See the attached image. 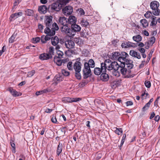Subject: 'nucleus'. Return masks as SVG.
Here are the masks:
<instances>
[{
  "instance_id": "bb28decb",
  "label": "nucleus",
  "mask_w": 160,
  "mask_h": 160,
  "mask_svg": "<svg viewBox=\"0 0 160 160\" xmlns=\"http://www.w3.org/2000/svg\"><path fill=\"white\" fill-rule=\"evenodd\" d=\"M80 23L82 26L84 27H87L89 24L87 20L84 18H82L81 19L80 21Z\"/></svg>"
},
{
  "instance_id": "e433bc0d",
  "label": "nucleus",
  "mask_w": 160,
  "mask_h": 160,
  "mask_svg": "<svg viewBox=\"0 0 160 160\" xmlns=\"http://www.w3.org/2000/svg\"><path fill=\"white\" fill-rule=\"evenodd\" d=\"M116 130L115 131V132L118 135H121L122 134L123 131L122 128H116Z\"/></svg>"
},
{
  "instance_id": "72a5a7b5",
  "label": "nucleus",
  "mask_w": 160,
  "mask_h": 160,
  "mask_svg": "<svg viewBox=\"0 0 160 160\" xmlns=\"http://www.w3.org/2000/svg\"><path fill=\"white\" fill-rule=\"evenodd\" d=\"M72 98L69 97H65L62 98V101L65 103L72 102Z\"/></svg>"
},
{
  "instance_id": "4be33fe9",
  "label": "nucleus",
  "mask_w": 160,
  "mask_h": 160,
  "mask_svg": "<svg viewBox=\"0 0 160 160\" xmlns=\"http://www.w3.org/2000/svg\"><path fill=\"white\" fill-rule=\"evenodd\" d=\"M100 79L103 81H107L109 79V76L106 72H102L100 76Z\"/></svg>"
},
{
  "instance_id": "79ce46f5",
  "label": "nucleus",
  "mask_w": 160,
  "mask_h": 160,
  "mask_svg": "<svg viewBox=\"0 0 160 160\" xmlns=\"http://www.w3.org/2000/svg\"><path fill=\"white\" fill-rule=\"evenodd\" d=\"M81 71L75 72V76L78 79H80L81 78V76L80 72Z\"/></svg>"
},
{
  "instance_id": "a18cd8bd",
  "label": "nucleus",
  "mask_w": 160,
  "mask_h": 160,
  "mask_svg": "<svg viewBox=\"0 0 160 160\" xmlns=\"http://www.w3.org/2000/svg\"><path fill=\"white\" fill-rule=\"evenodd\" d=\"M72 62H68V63L67 64V68L69 70H72L73 68H72Z\"/></svg>"
},
{
  "instance_id": "f704fd0d",
  "label": "nucleus",
  "mask_w": 160,
  "mask_h": 160,
  "mask_svg": "<svg viewBox=\"0 0 160 160\" xmlns=\"http://www.w3.org/2000/svg\"><path fill=\"white\" fill-rule=\"evenodd\" d=\"M49 52L48 54L51 56V58H52V55H53L54 53V48L52 47H50L49 48Z\"/></svg>"
},
{
  "instance_id": "6e6d98bb",
  "label": "nucleus",
  "mask_w": 160,
  "mask_h": 160,
  "mask_svg": "<svg viewBox=\"0 0 160 160\" xmlns=\"http://www.w3.org/2000/svg\"><path fill=\"white\" fill-rule=\"evenodd\" d=\"M51 121L53 123H57V119L56 117L54 116V115H52V117L51 119Z\"/></svg>"
},
{
  "instance_id": "a878e982",
  "label": "nucleus",
  "mask_w": 160,
  "mask_h": 160,
  "mask_svg": "<svg viewBox=\"0 0 160 160\" xmlns=\"http://www.w3.org/2000/svg\"><path fill=\"white\" fill-rule=\"evenodd\" d=\"M156 17L154 16H152L151 17L152 21L150 24V26H154L157 24L158 20L156 19Z\"/></svg>"
},
{
  "instance_id": "393cba45",
  "label": "nucleus",
  "mask_w": 160,
  "mask_h": 160,
  "mask_svg": "<svg viewBox=\"0 0 160 160\" xmlns=\"http://www.w3.org/2000/svg\"><path fill=\"white\" fill-rule=\"evenodd\" d=\"M22 15V13L21 12H16L14 14H12L10 17V20H12V18H16Z\"/></svg>"
},
{
  "instance_id": "1a4fd4ad",
  "label": "nucleus",
  "mask_w": 160,
  "mask_h": 160,
  "mask_svg": "<svg viewBox=\"0 0 160 160\" xmlns=\"http://www.w3.org/2000/svg\"><path fill=\"white\" fill-rule=\"evenodd\" d=\"M129 55L125 52H120L119 57L118 58V61L120 62L121 64H122L123 62L129 58Z\"/></svg>"
},
{
  "instance_id": "ea45409f",
  "label": "nucleus",
  "mask_w": 160,
  "mask_h": 160,
  "mask_svg": "<svg viewBox=\"0 0 160 160\" xmlns=\"http://www.w3.org/2000/svg\"><path fill=\"white\" fill-rule=\"evenodd\" d=\"M152 16V12L149 11H147L144 14L145 17L147 18H149Z\"/></svg>"
},
{
  "instance_id": "f03ea898",
  "label": "nucleus",
  "mask_w": 160,
  "mask_h": 160,
  "mask_svg": "<svg viewBox=\"0 0 160 160\" xmlns=\"http://www.w3.org/2000/svg\"><path fill=\"white\" fill-rule=\"evenodd\" d=\"M115 66L114 64L112 65L110 64V60L109 59L106 60L104 62L101 63V68H95L94 69V73L97 75H99L102 72H106V70L111 71L112 70V66Z\"/></svg>"
},
{
  "instance_id": "052dcab7",
  "label": "nucleus",
  "mask_w": 160,
  "mask_h": 160,
  "mask_svg": "<svg viewBox=\"0 0 160 160\" xmlns=\"http://www.w3.org/2000/svg\"><path fill=\"white\" fill-rule=\"evenodd\" d=\"M79 12L81 15H83L85 14L84 11L83 10V9L81 8L80 9Z\"/></svg>"
},
{
  "instance_id": "ddd939ff",
  "label": "nucleus",
  "mask_w": 160,
  "mask_h": 160,
  "mask_svg": "<svg viewBox=\"0 0 160 160\" xmlns=\"http://www.w3.org/2000/svg\"><path fill=\"white\" fill-rule=\"evenodd\" d=\"M8 90L9 91L13 97H18L21 95V93L12 88L10 87L8 88Z\"/></svg>"
},
{
  "instance_id": "4468645a",
  "label": "nucleus",
  "mask_w": 160,
  "mask_h": 160,
  "mask_svg": "<svg viewBox=\"0 0 160 160\" xmlns=\"http://www.w3.org/2000/svg\"><path fill=\"white\" fill-rule=\"evenodd\" d=\"M71 31L74 32V34L73 35V37L75 35L76 32H79L81 29V27L78 25L76 24V23L72 24L71 26Z\"/></svg>"
},
{
  "instance_id": "0eeeda50",
  "label": "nucleus",
  "mask_w": 160,
  "mask_h": 160,
  "mask_svg": "<svg viewBox=\"0 0 160 160\" xmlns=\"http://www.w3.org/2000/svg\"><path fill=\"white\" fill-rule=\"evenodd\" d=\"M62 4L57 2L52 3L48 8V9H51L53 11H59L62 8Z\"/></svg>"
},
{
  "instance_id": "37998d69",
  "label": "nucleus",
  "mask_w": 160,
  "mask_h": 160,
  "mask_svg": "<svg viewBox=\"0 0 160 160\" xmlns=\"http://www.w3.org/2000/svg\"><path fill=\"white\" fill-rule=\"evenodd\" d=\"M113 70L114 71V72L112 73L113 76H115L117 77H118L120 76V73L118 70H115L113 69Z\"/></svg>"
},
{
  "instance_id": "20e7f679",
  "label": "nucleus",
  "mask_w": 160,
  "mask_h": 160,
  "mask_svg": "<svg viewBox=\"0 0 160 160\" xmlns=\"http://www.w3.org/2000/svg\"><path fill=\"white\" fill-rule=\"evenodd\" d=\"M52 17L51 16H45L44 19V23L46 28V29H53L54 30H58L59 27L56 22L53 23L52 21Z\"/></svg>"
},
{
  "instance_id": "5fc2aeb1",
  "label": "nucleus",
  "mask_w": 160,
  "mask_h": 160,
  "mask_svg": "<svg viewBox=\"0 0 160 160\" xmlns=\"http://www.w3.org/2000/svg\"><path fill=\"white\" fill-rule=\"evenodd\" d=\"M153 52V50H151L149 52L147 58V61L149 62L151 58L152 57V54Z\"/></svg>"
},
{
  "instance_id": "6ab92c4d",
  "label": "nucleus",
  "mask_w": 160,
  "mask_h": 160,
  "mask_svg": "<svg viewBox=\"0 0 160 160\" xmlns=\"http://www.w3.org/2000/svg\"><path fill=\"white\" fill-rule=\"evenodd\" d=\"M120 52H115L112 53L110 56V58L113 60H117L118 61Z\"/></svg>"
},
{
  "instance_id": "58836bf2",
  "label": "nucleus",
  "mask_w": 160,
  "mask_h": 160,
  "mask_svg": "<svg viewBox=\"0 0 160 160\" xmlns=\"http://www.w3.org/2000/svg\"><path fill=\"white\" fill-rule=\"evenodd\" d=\"M58 56H56L55 57H57L58 58H62L63 55V52L61 51H58L57 52Z\"/></svg>"
},
{
  "instance_id": "c03bdc74",
  "label": "nucleus",
  "mask_w": 160,
  "mask_h": 160,
  "mask_svg": "<svg viewBox=\"0 0 160 160\" xmlns=\"http://www.w3.org/2000/svg\"><path fill=\"white\" fill-rule=\"evenodd\" d=\"M87 84V82L85 80L83 81L79 84V86L80 87H82Z\"/></svg>"
},
{
  "instance_id": "a19ab883",
  "label": "nucleus",
  "mask_w": 160,
  "mask_h": 160,
  "mask_svg": "<svg viewBox=\"0 0 160 160\" xmlns=\"http://www.w3.org/2000/svg\"><path fill=\"white\" fill-rule=\"evenodd\" d=\"M61 72L62 74L64 76H68L70 74V72H69L64 69L62 70Z\"/></svg>"
},
{
  "instance_id": "7c9ffc66",
  "label": "nucleus",
  "mask_w": 160,
  "mask_h": 160,
  "mask_svg": "<svg viewBox=\"0 0 160 160\" xmlns=\"http://www.w3.org/2000/svg\"><path fill=\"white\" fill-rule=\"evenodd\" d=\"M140 23L142 24L144 28H146L148 25V23L146 19H142L141 20Z\"/></svg>"
},
{
  "instance_id": "cd10ccee",
  "label": "nucleus",
  "mask_w": 160,
  "mask_h": 160,
  "mask_svg": "<svg viewBox=\"0 0 160 160\" xmlns=\"http://www.w3.org/2000/svg\"><path fill=\"white\" fill-rule=\"evenodd\" d=\"M52 44L53 46H56L59 42V39L58 37L55 36L51 39Z\"/></svg>"
},
{
  "instance_id": "6e6552de",
  "label": "nucleus",
  "mask_w": 160,
  "mask_h": 160,
  "mask_svg": "<svg viewBox=\"0 0 160 160\" xmlns=\"http://www.w3.org/2000/svg\"><path fill=\"white\" fill-rule=\"evenodd\" d=\"M55 31L53 29H45L44 30V32L47 35L44 38L45 40L47 41L51 39V36H53L55 34Z\"/></svg>"
},
{
  "instance_id": "e2e57ef3",
  "label": "nucleus",
  "mask_w": 160,
  "mask_h": 160,
  "mask_svg": "<svg viewBox=\"0 0 160 160\" xmlns=\"http://www.w3.org/2000/svg\"><path fill=\"white\" fill-rule=\"evenodd\" d=\"M19 157L21 158H19L18 160H25V157L24 155L21 154L19 156Z\"/></svg>"
},
{
  "instance_id": "774afa93",
  "label": "nucleus",
  "mask_w": 160,
  "mask_h": 160,
  "mask_svg": "<svg viewBox=\"0 0 160 160\" xmlns=\"http://www.w3.org/2000/svg\"><path fill=\"white\" fill-rule=\"evenodd\" d=\"M38 28L39 29L42 30L43 29V26L41 24H39L38 25Z\"/></svg>"
},
{
  "instance_id": "39448f33",
  "label": "nucleus",
  "mask_w": 160,
  "mask_h": 160,
  "mask_svg": "<svg viewBox=\"0 0 160 160\" xmlns=\"http://www.w3.org/2000/svg\"><path fill=\"white\" fill-rule=\"evenodd\" d=\"M159 6V2L157 1H152L150 3V8L153 10L152 11V13L154 15L158 16L159 15L160 10L158 9Z\"/></svg>"
},
{
  "instance_id": "f3484780",
  "label": "nucleus",
  "mask_w": 160,
  "mask_h": 160,
  "mask_svg": "<svg viewBox=\"0 0 160 160\" xmlns=\"http://www.w3.org/2000/svg\"><path fill=\"white\" fill-rule=\"evenodd\" d=\"M135 46V44L130 42H126L122 43L121 44V46L123 48H127L130 47H134Z\"/></svg>"
},
{
  "instance_id": "f8f14e48",
  "label": "nucleus",
  "mask_w": 160,
  "mask_h": 160,
  "mask_svg": "<svg viewBox=\"0 0 160 160\" xmlns=\"http://www.w3.org/2000/svg\"><path fill=\"white\" fill-rule=\"evenodd\" d=\"M78 59V61H77L75 62L73 66V68L75 72L81 71L82 64L79 61H80V58H79Z\"/></svg>"
},
{
  "instance_id": "13d9d810",
  "label": "nucleus",
  "mask_w": 160,
  "mask_h": 160,
  "mask_svg": "<svg viewBox=\"0 0 160 160\" xmlns=\"http://www.w3.org/2000/svg\"><path fill=\"white\" fill-rule=\"evenodd\" d=\"M138 50L142 54L144 53L145 51V49L144 48L142 47H139L138 48Z\"/></svg>"
},
{
  "instance_id": "338daca9",
  "label": "nucleus",
  "mask_w": 160,
  "mask_h": 160,
  "mask_svg": "<svg viewBox=\"0 0 160 160\" xmlns=\"http://www.w3.org/2000/svg\"><path fill=\"white\" fill-rule=\"evenodd\" d=\"M155 116V114L154 112H152L151 114L150 117V119H152V118H153L154 116Z\"/></svg>"
},
{
  "instance_id": "5701e85b",
  "label": "nucleus",
  "mask_w": 160,
  "mask_h": 160,
  "mask_svg": "<svg viewBox=\"0 0 160 160\" xmlns=\"http://www.w3.org/2000/svg\"><path fill=\"white\" fill-rule=\"evenodd\" d=\"M51 58V56L49 55V54L44 53L42 54L39 56V58L42 60L48 59Z\"/></svg>"
},
{
  "instance_id": "603ef678",
  "label": "nucleus",
  "mask_w": 160,
  "mask_h": 160,
  "mask_svg": "<svg viewBox=\"0 0 160 160\" xmlns=\"http://www.w3.org/2000/svg\"><path fill=\"white\" fill-rule=\"evenodd\" d=\"M55 77L58 81H60L62 80V78L61 76H60V75L59 74L57 75Z\"/></svg>"
},
{
  "instance_id": "49530a36",
  "label": "nucleus",
  "mask_w": 160,
  "mask_h": 160,
  "mask_svg": "<svg viewBox=\"0 0 160 160\" xmlns=\"http://www.w3.org/2000/svg\"><path fill=\"white\" fill-rule=\"evenodd\" d=\"M150 106L149 103H147L143 107L142 110L143 111H144L148 109Z\"/></svg>"
},
{
  "instance_id": "c756f323",
  "label": "nucleus",
  "mask_w": 160,
  "mask_h": 160,
  "mask_svg": "<svg viewBox=\"0 0 160 160\" xmlns=\"http://www.w3.org/2000/svg\"><path fill=\"white\" fill-rule=\"evenodd\" d=\"M132 39L133 40L136 42H139L142 40V38L139 35H137L133 37Z\"/></svg>"
},
{
  "instance_id": "09e8293b",
  "label": "nucleus",
  "mask_w": 160,
  "mask_h": 160,
  "mask_svg": "<svg viewBox=\"0 0 160 160\" xmlns=\"http://www.w3.org/2000/svg\"><path fill=\"white\" fill-rule=\"evenodd\" d=\"M126 138V134H124L123 135V136H122V140L121 141V143L120 144V146L121 147L123 144V143L124 142Z\"/></svg>"
},
{
  "instance_id": "c9c22d12",
  "label": "nucleus",
  "mask_w": 160,
  "mask_h": 160,
  "mask_svg": "<svg viewBox=\"0 0 160 160\" xmlns=\"http://www.w3.org/2000/svg\"><path fill=\"white\" fill-rule=\"evenodd\" d=\"M26 14L28 16H32L33 15V11L31 9H27L25 11Z\"/></svg>"
},
{
  "instance_id": "9b49d317",
  "label": "nucleus",
  "mask_w": 160,
  "mask_h": 160,
  "mask_svg": "<svg viewBox=\"0 0 160 160\" xmlns=\"http://www.w3.org/2000/svg\"><path fill=\"white\" fill-rule=\"evenodd\" d=\"M133 61L130 60L128 58L124 62H123L125 65L126 67L130 69H132L133 67Z\"/></svg>"
},
{
  "instance_id": "412c9836",
  "label": "nucleus",
  "mask_w": 160,
  "mask_h": 160,
  "mask_svg": "<svg viewBox=\"0 0 160 160\" xmlns=\"http://www.w3.org/2000/svg\"><path fill=\"white\" fill-rule=\"evenodd\" d=\"M48 8L46 5H43L40 6L38 8V10L41 14H44L47 12Z\"/></svg>"
},
{
  "instance_id": "864d4df0",
  "label": "nucleus",
  "mask_w": 160,
  "mask_h": 160,
  "mask_svg": "<svg viewBox=\"0 0 160 160\" xmlns=\"http://www.w3.org/2000/svg\"><path fill=\"white\" fill-rule=\"evenodd\" d=\"M145 85L147 88H149L151 86V82L149 81H146L145 82Z\"/></svg>"
},
{
  "instance_id": "680f3d73",
  "label": "nucleus",
  "mask_w": 160,
  "mask_h": 160,
  "mask_svg": "<svg viewBox=\"0 0 160 160\" xmlns=\"http://www.w3.org/2000/svg\"><path fill=\"white\" fill-rule=\"evenodd\" d=\"M126 103L127 106H131L133 104L132 102L131 101H127Z\"/></svg>"
},
{
  "instance_id": "2f4dec72",
  "label": "nucleus",
  "mask_w": 160,
  "mask_h": 160,
  "mask_svg": "<svg viewBox=\"0 0 160 160\" xmlns=\"http://www.w3.org/2000/svg\"><path fill=\"white\" fill-rule=\"evenodd\" d=\"M17 34L14 32L11 37L9 38V43H12L14 42L15 39L16 37Z\"/></svg>"
},
{
  "instance_id": "423d86ee",
  "label": "nucleus",
  "mask_w": 160,
  "mask_h": 160,
  "mask_svg": "<svg viewBox=\"0 0 160 160\" xmlns=\"http://www.w3.org/2000/svg\"><path fill=\"white\" fill-rule=\"evenodd\" d=\"M61 32L65 33L69 37H72L74 32L71 31L70 26H68V24L62 26H60Z\"/></svg>"
},
{
  "instance_id": "473e14b6",
  "label": "nucleus",
  "mask_w": 160,
  "mask_h": 160,
  "mask_svg": "<svg viewBox=\"0 0 160 160\" xmlns=\"http://www.w3.org/2000/svg\"><path fill=\"white\" fill-rule=\"evenodd\" d=\"M49 92V91L48 89H44L42 90L37 92L36 93V95L37 96H38L44 93H46Z\"/></svg>"
},
{
  "instance_id": "3c124183",
  "label": "nucleus",
  "mask_w": 160,
  "mask_h": 160,
  "mask_svg": "<svg viewBox=\"0 0 160 160\" xmlns=\"http://www.w3.org/2000/svg\"><path fill=\"white\" fill-rule=\"evenodd\" d=\"M72 102H76L82 100V98H72Z\"/></svg>"
},
{
  "instance_id": "9d476101",
  "label": "nucleus",
  "mask_w": 160,
  "mask_h": 160,
  "mask_svg": "<svg viewBox=\"0 0 160 160\" xmlns=\"http://www.w3.org/2000/svg\"><path fill=\"white\" fill-rule=\"evenodd\" d=\"M72 12V7L70 6H66L62 9L63 13L66 16L71 14Z\"/></svg>"
},
{
  "instance_id": "bf43d9fd",
  "label": "nucleus",
  "mask_w": 160,
  "mask_h": 160,
  "mask_svg": "<svg viewBox=\"0 0 160 160\" xmlns=\"http://www.w3.org/2000/svg\"><path fill=\"white\" fill-rule=\"evenodd\" d=\"M155 41V37H153L151 38L150 42L151 44H153Z\"/></svg>"
},
{
  "instance_id": "f257e3e1",
  "label": "nucleus",
  "mask_w": 160,
  "mask_h": 160,
  "mask_svg": "<svg viewBox=\"0 0 160 160\" xmlns=\"http://www.w3.org/2000/svg\"><path fill=\"white\" fill-rule=\"evenodd\" d=\"M110 64L112 65L114 64L115 66H112V69H113L114 70H119L120 72L124 76V77L126 78H132L134 77V75L131 74V69L129 68H127L125 67V65L124 64H121L119 65L117 62L114 61L111 62L110 61Z\"/></svg>"
},
{
  "instance_id": "aec40b11",
  "label": "nucleus",
  "mask_w": 160,
  "mask_h": 160,
  "mask_svg": "<svg viewBox=\"0 0 160 160\" xmlns=\"http://www.w3.org/2000/svg\"><path fill=\"white\" fill-rule=\"evenodd\" d=\"M130 55L134 58L138 59L141 58V56L140 53L133 50H130L129 52Z\"/></svg>"
},
{
  "instance_id": "de8ad7c7",
  "label": "nucleus",
  "mask_w": 160,
  "mask_h": 160,
  "mask_svg": "<svg viewBox=\"0 0 160 160\" xmlns=\"http://www.w3.org/2000/svg\"><path fill=\"white\" fill-rule=\"evenodd\" d=\"M35 73V71L34 70H32V71L28 72L27 74V76L29 77H31Z\"/></svg>"
},
{
  "instance_id": "a211bd4d",
  "label": "nucleus",
  "mask_w": 160,
  "mask_h": 160,
  "mask_svg": "<svg viewBox=\"0 0 160 160\" xmlns=\"http://www.w3.org/2000/svg\"><path fill=\"white\" fill-rule=\"evenodd\" d=\"M59 24L60 26H64L68 24L67 19L65 17H61L59 18Z\"/></svg>"
},
{
  "instance_id": "69168bd1",
  "label": "nucleus",
  "mask_w": 160,
  "mask_h": 160,
  "mask_svg": "<svg viewBox=\"0 0 160 160\" xmlns=\"http://www.w3.org/2000/svg\"><path fill=\"white\" fill-rule=\"evenodd\" d=\"M160 119V117L159 115H157L154 118V120L157 122Z\"/></svg>"
},
{
  "instance_id": "7ed1b4c3",
  "label": "nucleus",
  "mask_w": 160,
  "mask_h": 160,
  "mask_svg": "<svg viewBox=\"0 0 160 160\" xmlns=\"http://www.w3.org/2000/svg\"><path fill=\"white\" fill-rule=\"evenodd\" d=\"M95 66L94 61L92 59H90L88 62H86L84 64V68L83 69V77L86 79L91 75V72L90 68H93Z\"/></svg>"
},
{
  "instance_id": "dca6fc26",
  "label": "nucleus",
  "mask_w": 160,
  "mask_h": 160,
  "mask_svg": "<svg viewBox=\"0 0 160 160\" xmlns=\"http://www.w3.org/2000/svg\"><path fill=\"white\" fill-rule=\"evenodd\" d=\"M67 20L68 24H70L71 26L72 24L76 23L77 18L75 16L71 15L69 16Z\"/></svg>"
},
{
  "instance_id": "4d7b16f0",
  "label": "nucleus",
  "mask_w": 160,
  "mask_h": 160,
  "mask_svg": "<svg viewBox=\"0 0 160 160\" xmlns=\"http://www.w3.org/2000/svg\"><path fill=\"white\" fill-rule=\"evenodd\" d=\"M102 100L101 99H97L94 100V102L98 104H102Z\"/></svg>"
},
{
  "instance_id": "c85d7f7f",
  "label": "nucleus",
  "mask_w": 160,
  "mask_h": 160,
  "mask_svg": "<svg viewBox=\"0 0 160 160\" xmlns=\"http://www.w3.org/2000/svg\"><path fill=\"white\" fill-rule=\"evenodd\" d=\"M62 145L61 143L59 142L57 149V154L59 156L62 151Z\"/></svg>"
},
{
  "instance_id": "2eb2a0df",
  "label": "nucleus",
  "mask_w": 160,
  "mask_h": 160,
  "mask_svg": "<svg viewBox=\"0 0 160 160\" xmlns=\"http://www.w3.org/2000/svg\"><path fill=\"white\" fill-rule=\"evenodd\" d=\"M65 45L66 48L72 49L74 47L75 44L74 42L72 40H68L65 41Z\"/></svg>"
},
{
  "instance_id": "8fccbe9b",
  "label": "nucleus",
  "mask_w": 160,
  "mask_h": 160,
  "mask_svg": "<svg viewBox=\"0 0 160 160\" xmlns=\"http://www.w3.org/2000/svg\"><path fill=\"white\" fill-rule=\"evenodd\" d=\"M40 39L39 37H37L32 38L33 42L34 43H36L40 41Z\"/></svg>"
},
{
  "instance_id": "0e129e2a",
  "label": "nucleus",
  "mask_w": 160,
  "mask_h": 160,
  "mask_svg": "<svg viewBox=\"0 0 160 160\" xmlns=\"http://www.w3.org/2000/svg\"><path fill=\"white\" fill-rule=\"evenodd\" d=\"M52 110L51 109L47 108L46 109L45 111V112L46 113H50L52 112Z\"/></svg>"
},
{
  "instance_id": "4c0bfd02",
  "label": "nucleus",
  "mask_w": 160,
  "mask_h": 160,
  "mask_svg": "<svg viewBox=\"0 0 160 160\" xmlns=\"http://www.w3.org/2000/svg\"><path fill=\"white\" fill-rule=\"evenodd\" d=\"M10 143L12 147L13 148V149L12 150V152L15 153L16 152V147L15 144L14 143L13 141L12 140H11L10 141Z\"/></svg>"
},
{
  "instance_id": "b1692460",
  "label": "nucleus",
  "mask_w": 160,
  "mask_h": 160,
  "mask_svg": "<svg viewBox=\"0 0 160 160\" xmlns=\"http://www.w3.org/2000/svg\"><path fill=\"white\" fill-rule=\"evenodd\" d=\"M54 61L58 66H60L61 65L62 63L65 62L64 61L65 60H61L60 58L54 57Z\"/></svg>"
}]
</instances>
